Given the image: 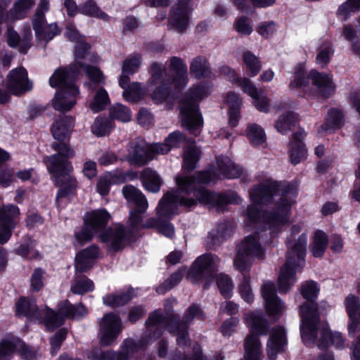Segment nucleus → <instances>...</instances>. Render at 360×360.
Returning a JSON list of instances; mask_svg holds the SVG:
<instances>
[{"instance_id":"50","label":"nucleus","mask_w":360,"mask_h":360,"mask_svg":"<svg viewBox=\"0 0 360 360\" xmlns=\"http://www.w3.org/2000/svg\"><path fill=\"white\" fill-rule=\"evenodd\" d=\"M360 10V0H347L338 10V16L342 20H347L352 13Z\"/></svg>"},{"instance_id":"29","label":"nucleus","mask_w":360,"mask_h":360,"mask_svg":"<svg viewBox=\"0 0 360 360\" xmlns=\"http://www.w3.org/2000/svg\"><path fill=\"white\" fill-rule=\"evenodd\" d=\"M99 255L100 249L96 245H90L79 252L75 257V273L86 272L89 270Z\"/></svg>"},{"instance_id":"13","label":"nucleus","mask_w":360,"mask_h":360,"mask_svg":"<svg viewBox=\"0 0 360 360\" xmlns=\"http://www.w3.org/2000/svg\"><path fill=\"white\" fill-rule=\"evenodd\" d=\"M86 75L91 80L86 85L89 90L96 91L93 100L90 102L89 108L94 112L104 110L110 103V98L107 91L102 86L98 85L105 84V77L102 72L96 67L86 65L82 68Z\"/></svg>"},{"instance_id":"24","label":"nucleus","mask_w":360,"mask_h":360,"mask_svg":"<svg viewBox=\"0 0 360 360\" xmlns=\"http://www.w3.org/2000/svg\"><path fill=\"white\" fill-rule=\"evenodd\" d=\"M65 37L70 41L79 42L75 49V65L72 68H81L88 65L86 63H83L82 60H86L89 56L88 52L90 46L88 44L83 42L82 37L76 30L74 25L68 23L65 27Z\"/></svg>"},{"instance_id":"34","label":"nucleus","mask_w":360,"mask_h":360,"mask_svg":"<svg viewBox=\"0 0 360 360\" xmlns=\"http://www.w3.org/2000/svg\"><path fill=\"white\" fill-rule=\"evenodd\" d=\"M24 39L20 41V37L16 31L12 27H9L7 30V42L11 47H17L20 44V51L26 53L30 47V41L32 39V32L30 27L24 31Z\"/></svg>"},{"instance_id":"61","label":"nucleus","mask_w":360,"mask_h":360,"mask_svg":"<svg viewBox=\"0 0 360 360\" xmlns=\"http://www.w3.org/2000/svg\"><path fill=\"white\" fill-rule=\"evenodd\" d=\"M170 360H205L202 354L201 349L198 344L193 347V354L181 356V352L175 353Z\"/></svg>"},{"instance_id":"38","label":"nucleus","mask_w":360,"mask_h":360,"mask_svg":"<svg viewBox=\"0 0 360 360\" xmlns=\"http://www.w3.org/2000/svg\"><path fill=\"white\" fill-rule=\"evenodd\" d=\"M190 72L196 78L209 77L212 75L210 64L203 56H198L192 60Z\"/></svg>"},{"instance_id":"27","label":"nucleus","mask_w":360,"mask_h":360,"mask_svg":"<svg viewBox=\"0 0 360 360\" xmlns=\"http://www.w3.org/2000/svg\"><path fill=\"white\" fill-rule=\"evenodd\" d=\"M99 237L101 241L106 244L110 250L117 251L123 247L127 233L122 225L116 224L101 233Z\"/></svg>"},{"instance_id":"26","label":"nucleus","mask_w":360,"mask_h":360,"mask_svg":"<svg viewBox=\"0 0 360 360\" xmlns=\"http://www.w3.org/2000/svg\"><path fill=\"white\" fill-rule=\"evenodd\" d=\"M287 345L285 330L281 326L272 328L266 344V353L269 360H276L277 354L283 352Z\"/></svg>"},{"instance_id":"3","label":"nucleus","mask_w":360,"mask_h":360,"mask_svg":"<svg viewBox=\"0 0 360 360\" xmlns=\"http://www.w3.org/2000/svg\"><path fill=\"white\" fill-rule=\"evenodd\" d=\"M73 127L74 121L71 117L63 116L55 122L52 127V134L59 143H53L51 146L58 153L44 158L56 185L60 187L56 197V203L58 205L60 199L72 194L77 186V181L72 175L73 167L68 160L75 155V151L67 143L70 140Z\"/></svg>"},{"instance_id":"14","label":"nucleus","mask_w":360,"mask_h":360,"mask_svg":"<svg viewBox=\"0 0 360 360\" xmlns=\"http://www.w3.org/2000/svg\"><path fill=\"white\" fill-rule=\"evenodd\" d=\"M186 141V146L184 148L183 168L184 169L192 170L195 167L196 163L199 160L200 151L195 145L193 140H186L184 134L180 131H174L171 133L165 140L164 143H158L159 150L162 146L167 147L168 152L175 147H179L181 143Z\"/></svg>"},{"instance_id":"20","label":"nucleus","mask_w":360,"mask_h":360,"mask_svg":"<svg viewBox=\"0 0 360 360\" xmlns=\"http://www.w3.org/2000/svg\"><path fill=\"white\" fill-rule=\"evenodd\" d=\"M19 214L18 207L13 205L0 208V244H5L11 237Z\"/></svg>"},{"instance_id":"33","label":"nucleus","mask_w":360,"mask_h":360,"mask_svg":"<svg viewBox=\"0 0 360 360\" xmlns=\"http://www.w3.org/2000/svg\"><path fill=\"white\" fill-rule=\"evenodd\" d=\"M225 102L229 105V124L234 127L237 125L240 115V110L242 105V100L238 94L234 92H229L226 94Z\"/></svg>"},{"instance_id":"15","label":"nucleus","mask_w":360,"mask_h":360,"mask_svg":"<svg viewBox=\"0 0 360 360\" xmlns=\"http://www.w3.org/2000/svg\"><path fill=\"white\" fill-rule=\"evenodd\" d=\"M220 262L217 255L205 254L199 256L193 262L187 274V278L193 283L207 279L212 281L217 271Z\"/></svg>"},{"instance_id":"32","label":"nucleus","mask_w":360,"mask_h":360,"mask_svg":"<svg viewBox=\"0 0 360 360\" xmlns=\"http://www.w3.org/2000/svg\"><path fill=\"white\" fill-rule=\"evenodd\" d=\"M300 291H301V294H302V297L305 300H307L311 302V303H304L301 306V307H300L301 317L302 318V306L305 305V304L309 307L308 310L309 311V313L311 314V311H313L312 307H314L316 312L318 316L319 317L317 304L313 303V301L317 298L318 294L319 292V288L317 286V283L312 281H306L302 284Z\"/></svg>"},{"instance_id":"22","label":"nucleus","mask_w":360,"mask_h":360,"mask_svg":"<svg viewBox=\"0 0 360 360\" xmlns=\"http://www.w3.org/2000/svg\"><path fill=\"white\" fill-rule=\"evenodd\" d=\"M191 0H181L173 7L169 19V27L178 32H184L189 25L191 7Z\"/></svg>"},{"instance_id":"2","label":"nucleus","mask_w":360,"mask_h":360,"mask_svg":"<svg viewBox=\"0 0 360 360\" xmlns=\"http://www.w3.org/2000/svg\"><path fill=\"white\" fill-rule=\"evenodd\" d=\"M297 194V185L267 179L250 191L251 201L246 211L250 225L257 221L266 224L271 233L288 222L292 205Z\"/></svg>"},{"instance_id":"7","label":"nucleus","mask_w":360,"mask_h":360,"mask_svg":"<svg viewBox=\"0 0 360 360\" xmlns=\"http://www.w3.org/2000/svg\"><path fill=\"white\" fill-rule=\"evenodd\" d=\"M79 68L69 67L57 69L49 79L52 87L60 86L53 99V108L60 112L70 110L77 103L79 90L73 83Z\"/></svg>"},{"instance_id":"16","label":"nucleus","mask_w":360,"mask_h":360,"mask_svg":"<svg viewBox=\"0 0 360 360\" xmlns=\"http://www.w3.org/2000/svg\"><path fill=\"white\" fill-rule=\"evenodd\" d=\"M158 143L148 145L144 141L140 140L131 143L129 150V160L131 164L142 166L154 159L157 155L168 153L167 147L162 146L159 150Z\"/></svg>"},{"instance_id":"55","label":"nucleus","mask_w":360,"mask_h":360,"mask_svg":"<svg viewBox=\"0 0 360 360\" xmlns=\"http://www.w3.org/2000/svg\"><path fill=\"white\" fill-rule=\"evenodd\" d=\"M229 229L224 224H219L218 227L209 233L207 244L215 245L220 243L228 235Z\"/></svg>"},{"instance_id":"60","label":"nucleus","mask_w":360,"mask_h":360,"mask_svg":"<svg viewBox=\"0 0 360 360\" xmlns=\"http://www.w3.org/2000/svg\"><path fill=\"white\" fill-rule=\"evenodd\" d=\"M44 271L40 268L34 270L31 279V288L34 291L40 290L44 286Z\"/></svg>"},{"instance_id":"12","label":"nucleus","mask_w":360,"mask_h":360,"mask_svg":"<svg viewBox=\"0 0 360 360\" xmlns=\"http://www.w3.org/2000/svg\"><path fill=\"white\" fill-rule=\"evenodd\" d=\"M43 313L46 314L44 323L46 327L53 330L63 324L65 319H79L86 316L88 311L82 304L73 305L66 300L58 304V312L46 307V311Z\"/></svg>"},{"instance_id":"54","label":"nucleus","mask_w":360,"mask_h":360,"mask_svg":"<svg viewBox=\"0 0 360 360\" xmlns=\"http://www.w3.org/2000/svg\"><path fill=\"white\" fill-rule=\"evenodd\" d=\"M184 276V270L179 269L174 274H172L164 283L158 286L156 289V292L158 294H164L167 291L171 290L175 285H176L182 279Z\"/></svg>"},{"instance_id":"63","label":"nucleus","mask_w":360,"mask_h":360,"mask_svg":"<svg viewBox=\"0 0 360 360\" xmlns=\"http://www.w3.org/2000/svg\"><path fill=\"white\" fill-rule=\"evenodd\" d=\"M96 233L89 226L84 224L80 231L75 232V237L79 243L84 244L91 240Z\"/></svg>"},{"instance_id":"18","label":"nucleus","mask_w":360,"mask_h":360,"mask_svg":"<svg viewBox=\"0 0 360 360\" xmlns=\"http://www.w3.org/2000/svg\"><path fill=\"white\" fill-rule=\"evenodd\" d=\"M122 331L121 319L113 313L105 314L99 322V343L110 346L114 343Z\"/></svg>"},{"instance_id":"6","label":"nucleus","mask_w":360,"mask_h":360,"mask_svg":"<svg viewBox=\"0 0 360 360\" xmlns=\"http://www.w3.org/2000/svg\"><path fill=\"white\" fill-rule=\"evenodd\" d=\"M307 305H303L302 323L300 326L302 339L306 345L316 343L319 348H324L330 345L336 348H342L344 339L341 333L329 330L326 323H320L314 307L311 314Z\"/></svg>"},{"instance_id":"25","label":"nucleus","mask_w":360,"mask_h":360,"mask_svg":"<svg viewBox=\"0 0 360 360\" xmlns=\"http://www.w3.org/2000/svg\"><path fill=\"white\" fill-rule=\"evenodd\" d=\"M237 85L253 99V104L260 112H266L269 109V101L266 96L259 92L255 84L246 77L239 79Z\"/></svg>"},{"instance_id":"4","label":"nucleus","mask_w":360,"mask_h":360,"mask_svg":"<svg viewBox=\"0 0 360 360\" xmlns=\"http://www.w3.org/2000/svg\"><path fill=\"white\" fill-rule=\"evenodd\" d=\"M174 300L165 301L164 307L167 313V317H163L160 311H155L150 315L146 321V332L143 338L146 342L149 345L159 338L163 330L167 327L169 332L177 335L176 342L179 346L185 349L189 341L188 338V324L195 319H202L203 313L195 304L191 305L186 311L181 323L176 322V316L172 314L173 302Z\"/></svg>"},{"instance_id":"48","label":"nucleus","mask_w":360,"mask_h":360,"mask_svg":"<svg viewBox=\"0 0 360 360\" xmlns=\"http://www.w3.org/2000/svg\"><path fill=\"white\" fill-rule=\"evenodd\" d=\"M110 117L122 122L131 120V112L129 108L121 104L116 103L110 108Z\"/></svg>"},{"instance_id":"51","label":"nucleus","mask_w":360,"mask_h":360,"mask_svg":"<svg viewBox=\"0 0 360 360\" xmlns=\"http://www.w3.org/2000/svg\"><path fill=\"white\" fill-rule=\"evenodd\" d=\"M141 65V56L139 53H132L123 61L122 66V73L133 75L138 71Z\"/></svg>"},{"instance_id":"11","label":"nucleus","mask_w":360,"mask_h":360,"mask_svg":"<svg viewBox=\"0 0 360 360\" xmlns=\"http://www.w3.org/2000/svg\"><path fill=\"white\" fill-rule=\"evenodd\" d=\"M264 254L259 236H247L238 248L237 255L233 261V266L241 273L248 271L254 259L255 258L262 259Z\"/></svg>"},{"instance_id":"37","label":"nucleus","mask_w":360,"mask_h":360,"mask_svg":"<svg viewBox=\"0 0 360 360\" xmlns=\"http://www.w3.org/2000/svg\"><path fill=\"white\" fill-rule=\"evenodd\" d=\"M141 181L144 188L148 191L157 193L160 190L161 179L158 173L150 168L143 171Z\"/></svg>"},{"instance_id":"36","label":"nucleus","mask_w":360,"mask_h":360,"mask_svg":"<svg viewBox=\"0 0 360 360\" xmlns=\"http://www.w3.org/2000/svg\"><path fill=\"white\" fill-rule=\"evenodd\" d=\"M343 124L342 112L335 108L330 110L326 117L325 122L320 127L318 132L323 134H330L337 129H339Z\"/></svg>"},{"instance_id":"59","label":"nucleus","mask_w":360,"mask_h":360,"mask_svg":"<svg viewBox=\"0 0 360 360\" xmlns=\"http://www.w3.org/2000/svg\"><path fill=\"white\" fill-rule=\"evenodd\" d=\"M15 252L26 259H34L39 256V252L33 249L32 241L27 244H21L16 248Z\"/></svg>"},{"instance_id":"17","label":"nucleus","mask_w":360,"mask_h":360,"mask_svg":"<svg viewBox=\"0 0 360 360\" xmlns=\"http://www.w3.org/2000/svg\"><path fill=\"white\" fill-rule=\"evenodd\" d=\"M18 351L25 360H34L38 354L19 338L8 335L0 340V360H11Z\"/></svg>"},{"instance_id":"41","label":"nucleus","mask_w":360,"mask_h":360,"mask_svg":"<svg viewBox=\"0 0 360 360\" xmlns=\"http://www.w3.org/2000/svg\"><path fill=\"white\" fill-rule=\"evenodd\" d=\"M79 12L91 17L108 21L110 17L102 11L94 0H88L79 7Z\"/></svg>"},{"instance_id":"47","label":"nucleus","mask_w":360,"mask_h":360,"mask_svg":"<svg viewBox=\"0 0 360 360\" xmlns=\"http://www.w3.org/2000/svg\"><path fill=\"white\" fill-rule=\"evenodd\" d=\"M94 284L89 278L82 276L77 277L71 285V291L75 294L82 295L92 291Z\"/></svg>"},{"instance_id":"23","label":"nucleus","mask_w":360,"mask_h":360,"mask_svg":"<svg viewBox=\"0 0 360 360\" xmlns=\"http://www.w3.org/2000/svg\"><path fill=\"white\" fill-rule=\"evenodd\" d=\"M262 295L268 314L274 318L280 317L285 309V306L276 295L275 285L270 281L265 282L262 288Z\"/></svg>"},{"instance_id":"52","label":"nucleus","mask_w":360,"mask_h":360,"mask_svg":"<svg viewBox=\"0 0 360 360\" xmlns=\"http://www.w3.org/2000/svg\"><path fill=\"white\" fill-rule=\"evenodd\" d=\"M112 127L111 120L105 117H98L91 127V131L97 136H103L108 134Z\"/></svg>"},{"instance_id":"31","label":"nucleus","mask_w":360,"mask_h":360,"mask_svg":"<svg viewBox=\"0 0 360 360\" xmlns=\"http://www.w3.org/2000/svg\"><path fill=\"white\" fill-rule=\"evenodd\" d=\"M111 217L105 209H98L87 212L84 217V224L96 233L108 224Z\"/></svg>"},{"instance_id":"43","label":"nucleus","mask_w":360,"mask_h":360,"mask_svg":"<svg viewBox=\"0 0 360 360\" xmlns=\"http://www.w3.org/2000/svg\"><path fill=\"white\" fill-rule=\"evenodd\" d=\"M247 136L253 146H262L266 139L264 129L257 124H250L248 126Z\"/></svg>"},{"instance_id":"42","label":"nucleus","mask_w":360,"mask_h":360,"mask_svg":"<svg viewBox=\"0 0 360 360\" xmlns=\"http://www.w3.org/2000/svg\"><path fill=\"white\" fill-rule=\"evenodd\" d=\"M333 54L334 49L331 43L328 40H325L319 46L316 57V63L321 67H325L330 62Z\"/></svg>"},{"instance_id":"58","label":"nucleus","mask_w":360,"mask_h":360,"mask_svg":"<svg viewBox=\"0 0 360 360\" xmlns=\"http://www.w3.org/2000/svg\"><path fill=\"white\" fill-rule=\"evenodd\" d=\"M107 176L112 184H120L127 181L132 180L136 176V174L130 171L126 172L117 171L114 173L108 174Z\"/></svg>"},{"instance_id":"56","label":"nucleus","mask_w":360,"mask_h":360,"mask_svg":"<svg viewBox=\"0 0 360 360\" xmlns=\"http://www.w3.org/2000/svg\"><path fill=\"white\" fill-rule=\"evenodd\" d=\"M238 292L241 298L247 303L251 304L254 301V294L250 286V279L244 276L238 285Z\"/></svg>"},{"instance_id":"53","label":"nucleus","mask_w":360,"mask_h":360,"mask_svg":"<svg viewBox=\"0 0 360 360\" xmlns=\"http://www.w3.org/2000/svg\"><path fill=\"white\" fill-rule=\"evenodd\" d=\"M217 284L221 294L225 297H230L232 295L233 283L231 278L224 274L217 276Z\"/></svg>"},{"instance_id":"64","label":"nucleus","mask_w":360,"mask_h":360,"mask_svg":"<svg viewBox=\"0 0 360 360\" xmlns=\"http://www.w3.org/2000/svg\"><path fill=\"white\" fill-rule=\"evenodd\" d=\"M276 30V24L273 21L261 22L257 27V32L264 38L271 37Z\"/></svg>"},{"instance_id":"39","label":"nucleus","mask_w":360,"mask_h":360,"mask_svg":"<svg viewBox=\"0 0 360 360\" xmlns=\"http://www.w3.org/2000/svg\"><path fill=\"white\" fill-rule=\"evenodd\" d=\"M134 296V290H129L126 292L110 294L103 297L104 304L112 307L122 306L128 302Z\"/></svg>"},{"instance_id":"28","label":"nucleus","mask_w":360,"mask_h":360,"mask_svg":"<svg viewBox=\"0 0 360 360\" xmlns=\"http://www.w3.org/2000/svg\"><path fill=\"white\" fill-rule=\"evenodd\" d=\"M16 314L18 316H26L30 319H35L44 322L46 307L39 309L34 298L20 297L16 303Z\"/></svg>"},{"instance_id":"8","label":"nucleus","mask_w":360,"mask_h":360,"mask_svg":"<svg viewBox=\"0 0 360 360\" xmlns=\"http://www.w3.org/2000/svg\"><path fill=\"white\" fill-rule=\"evenodd\" d=\"M307 241L305 233L299 236L296 242L292 241L291 238L288 240L286 262L278 276L280 292H287L296 283L295 274L304 264Z\"/></svg>"},{"instance_id":"5","label":"nucleus","mask_w":360,"mask_h":360,"mask_svg":"<svg viewBox=\"0 0 360 360\" xmlns=\"http://www.w3.org/2000/svg\"><path fill=\"white\" fill-rule=\"evenodd\" d=\"M169 70L167 74L165 66L156 63L151 65V77L146 91L157 103L166 101L172 89H184L188 82L187 65L180 58H170Z\"/></svg>"},{"instance_id":"10","label":"nucleus","mask_w":360,"mask_h":360,"mask_svg":"<svg viewBox=\"0 0 360 360\" xmlns=\"http://www.w3.org/2000/svg\"><path fill=\"white\" fill-rule=\"evenodd\" d=\"M289 87L291 90L300 89L308 94L314 92L324 96H328L335 89L332 78L328 75L311 70L306 76L303 63L295 66Z\"/></svg>"},{"instance_id":"21","label":"nucleus","mask_w":360,"mask_h":360,"mask_svg":"<svg viewBox=\"0 0 360 360\" xmlns=\"http://www.w3.org/2000/svg\"><path fill=\"white\" fill-rule=\"evenodd\" d=\"M147 345L144 338H142L138 344L131 339H127L122 343L120 352H101L98 360H131L134 354L139 349H144Z\"/></svg>"},{"instance_id":"1","label":"nucleus","mask_w":360,"mask_h":360,"mask_svg":"<svg viewBox=\"0 0 360 360\" xmlns=\"http://www.w3.org/2000/svg\"><path fill=\"white\" fill-rule=\"evenodd\" d=\"M216 162L217 169L213 175L210 172L206 171L196 172L193 176L182 174L176 178L178 189L166 193L157 207L158 220L152 217L143 222L140 214L144 213L148 207L146 196L133 186H124V197L129 203H133L135 206V210L130 212L128 220L131 231H134L141 228L158 229V225L161 223L160 219L169 218L176 214L179 206L191 208L196 206L198 202L215 207L218 211H223L225 206L229 203H240L241 199L233 191L226 193H211L202 186L214 180L215 178L246 177L244 169L235 165L229 157H217Z\"/></svg>"},{"instance_id":"44","label":"nucleus","mask_w":360,"mask_h":360,"mask_svg":"<svg viewBox=\"0 0 360 360\" xmlns=\"http://www.w3.org/2000/svg\"><path fill=\"white\" fill-rule=\"evenodd\" d=\"M327 245L328 238L326 233L321 231H316L311 245V253L316 257L322 256Z\"/></svg>"},{"instance_id":"9","label":"nucleus","mask_w":360,"mask_h":360,"mask_svg":"<svg viewBox=\"0 0 360 360\" xmlns=\"http://www.w3.org/2000/svg\"><path fill=\"white\" fill-rule=\"evenodd\" d=\"M209 92L208 85L200 83L191 88L180 103L182 125L195 136L200 134L203 124L202 117L199 112L198 103L206 97Z\"/></svg>"},{"instance_id":"35","label":"nucleus","mask_w":360,"mask_h":360,"mask_svg":"<svg viewBox=\"0 0 360 360\" xmlns=\"http://www.w3.org/2000/svg\"><path fill=\"white\" fill-rule=\"evenodd\" d=\"M304 135L303 131L295 133L290 143V158L293 165L300 163L306 158L307 152L302 142Z\"/></svg>"},{"instance_id":"19","label":"nucleus","mask_w":360,"mask_h":360,"mask_svg":"<svg viewBox=\"0 0 360 360\" xmlns=\"http://www.w3.org/2000/svg\"><path fill=\"white\" fill-rule=\"evenodd\" d=\"M7 89L15 96H20L32 89V83L28 79L25 68L19 67L12 70L7 76Z\"/></svg>"},{"instance_id":"40","label":"nucleus","mask_w":360,"mask_h":360,"mask_svg":"<svg viewBox=\"0 0 360 360\" xmlns=\"http://www.w3.org/2000/svg\"><path fill=\"white\" fill-rule=\"evenodd\" d=\"M37 37L39 40H44L46 42L51 40L55 36L58 34L60 32L57 24L51 23L46 25L44 22H38V30L34 29Z\"/></svg>"},{"instance_id":"46","label":"nucleus","mask_w":360,"mask_h":360,"mask_svg":"<svg viewBox=\"0 0 360 360\" xmlns=\"http://www.w3.org/2000/svg\"><path fill=\"white\" fill-rule=\"evenodd\" d=\"M297 122V117L295 113L288 112L281 115L275 123V127L281 134H285L295 126Z\"/></svg>"},{"instance_id":"45","label":"nucleus","mask_w":360,"mask_h":360,"mask_svg":"<svg viewBox=\"0 0 360 360\" xmlns=\"http://www.w3.org/2000/svg\"><path fill=\"white\" fill-rule=\"evenodd\" d=\"M145 94L146 90L141 86V84L134 82L128 86L127 89L123 91L122 96L128 102L136 103L143 97Z\"/></svg>"},{"instance_id":"49","label":"nucleus","mask_w":360,"mask_h":360,"mask_svg":"<svg viewBox=\"0 0 360 360\" xmlns=\"http://www.w3.org/2000/svg\"><path fill=\"white\" fill-rule=\"evenodd\" d=\"M243 60L246 65L250 77L256 76L261 70L262 65L258 58L250 51L243 53Z\"/></svg>"},{"instance_id":"57","label":"nucleus","mask_w":360,"mask_h":360,"mask_svg":"<svg viewBox=\"0 0 360 360\" xmlns=\"http://www.w3.org/2000/svg\"><path fill=\"white\" fill-rule=\"evenodd\" d=\"M49 9V0H40L37 12L33 18L32 24L33 28L38 30V22H45V12Z\"/></svg>"},{"instance_id":"62","label":"nucleus","mask_w":360,"mask_h":360,"mask_svg":"<svg viewBox=\"0 0 360 360\" xmlns=\"http://www.w3.org/2000/svg\"><path fill=\"white\" fill-rule=\"evenodd\" d=\"M236 30L240 34L249 35L252 32V27L247 18L241 17L234 23Z\"/></svg>"},{"instance_id":"30","label":"nucleus","mask_w":360,"mask_h":360,"mask_svg":"<svg viewBox=\"0 0 360 360\" xmlns=\"http://www.w3.org/2000/svg\"><path fill=\"white\" fill-rule=\"evenodd\" d=\"M345 306L349 319L348 325L349 334V335H354L360 328L359 299L354 295H349L345 298Z\"/></svg>"}]
</instances>
